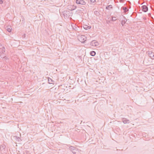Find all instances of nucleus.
I'll return each instance as SVG.
<instances>
[{
	"mask_svg": "<svg viewBox=\"0 0 154 154\" xmlns=\"http://www.w3.org/2000/svg\"><path fill=\"white\" fill-rule=\"evenodd\" d=\"M78 39L82 43H84L86 41L87 38L84 35H81L79 37Z\"/></svg>",
	"mask_w": 154,
	"mask_h": 154,
	"instance_id": "nucleus-1",
	"label": "nucleus"
},
{
	"mask_svg": "<svg viewBox=\"0 0 154 154\" xmlns=\"http://www.w3.org/2000/svg\"><path fill=\"white\" fill-rule=\"evenodd\" d=\"M76 3L77 4H80L82 5H85L86 3L84 0H76Z\"/></svg>",
	"mask_w": 154,
	"mask_h": 154,
	"instance_id": "nucleus-2",
	"label": "nucleus"
},
{
	"mask_svg": "<svg viewBox=\"0 0 154 154\" xmlns=\"http://www.w3.org/2000/svg\"><path fill=\"white\" fill-rule=\"evenodd\" d=\"M91 45L93 46H97L99 45V43L95 40H93L91 42Z\"/></svg>",
	"mask_w": 154,
	"mask_h": 154,
	"instance_id": "nucleus-3",
	"label": "nucleus"
},
{
	"mask_svg": "<svg viewBox=\"0 0 154 154\" xmlns=\"http://www.w3.org/2000/svg\"><path fill=\"white\" fill-rule=\"evenodd\" d=\"M142 10L144 12H146L148 10V7L145 5H143L141 7Z\"/></svg>",
	"mask_w": 154,
	"mask_h": 154,
	"instance_id": "nucleus-4",
	"label": "nucleus"
},
{
	"mask_svg": "<svg viewBox=\"0 0 154 154\" xmlns=\"http://www.w3.org/2000/svg\"><path fill=\"white\" fill-rule=\"evenodd\" d=\"M122 17L123 18L121 24L122 26H123L127 21V20L123 16H122Z\"/></svg>",
	"mask_w": 154,
	"mask_h": 154,
	"instance_id": "nucleus-5",
	"label": "nucleus"
},
{
	"mask_svg": "<svg viewBox=\"0 0 154 154\" xmlns=\"http://www.w3.org/2000/svg\"><path fill=\"white\" fill-rule=\"evenodd\" d=\"M122 120L124 124L128 123L129 122V120L125 118H122Z\"/></svg>",
	"mask_w": 154,
	"mask_h": 154,
	"instance_id": "nucleus-6",
	"label": "nucleus"
},
{
	"mask_svg": "<svg viewBox=\"0 0 154 154\" xmlns=\"http://www.w3.org/2000/svg\"><path fill=\"white\" fill-rule=\"evenodd\" d=\"M148 54L149 55V57L150 58H152V55H153V54H154V53H153L151 51H148Z\"/></svg>",
	"mask_w": 154,
	"mask_h": 154,
	"instance_id": "nucleus-7",
	"label": "nucleus"
},
{
	"mask_svg": "<svg viewBox=\"0 0 154 154\" xmlns=\"http://www.w3.org/2000/svg\"><path fill=\"white\" fill-rule=\"evenodd\" d=\"M83 27L84 29L86 30H87L89 29H90L91 28V26H88L85 25H84Z\"/></svg>",
	"mask_w": 154,
	"mask_h": 154,
	"instance_id": "nucleus-8",
	"label": "nucleus"
},
{
	"mask_svg": "<svg viewBox=\"0 0 154 154\" xmlns=\"http://www.w3.org/2000/svg\"><path fill=\"white\" fill-rule=\"evenodd\" d=\"M6 148V146L4 144H2L1 146L0 147V149L1 150H4Z\"/></svg>",
	"mask_w": 154,
	"mask_h": 154,
	"instance_id": "nucleus-9",
	"label": "nucleus"
},
{
	"mask_svg": "<svg viewBox=\"0 0 154 154\" xmlns=\"http://www.w3.org/2000/svg\"><path fill=\"white\" fill-rule=\"evenodd\" d=\"M122 8L124 11V12L126 13V12L128 11L129 10L126 7H122Z\"/></svg>",
	"mask_w": 154,
	"mask_h": 154,
	"instance_id": "nucleus-10",
	"label": "nucleus"
},
{
	"mask_svg": "<svg viewBox=\"0 0 154 154\" xmlns=\"http://www.w3.org/2000/svg\"><path fill=\"white\" fill-rule=\"evenodd\" d=\"M7 30L8 32H11L12 30V28L11 26H7Z\"/></svg>",
	"mask_w": 154,
	"mask_h": 154,
	"instance_id": "nucleus-11",
	"label": "nucleus"
},
{
	"mask_svg": "<svg viewBox=\"0 0 154 154\" xmlns=\"http://www.w3.org/2000/svg\"><path fill=\"white\" fill-rule=\"evenodd\" d=\"M90 54L91 56H94L96 54V52L94 51H92L90 52Z\"/></svg>",
	"mask_w": 154,
	"mask_h": 154,
	"instance_id": "nucleus-12",
	"label": "nucleus"
},
{
	"mask_svg": "<svg viewBox=\"0 0 154 154\" xmlns=\"http://www.w3.org/2000/svg\"><path fill=\"white\" fill-rule=\"evenodd\" d=\"M112 8V5H109L107 6L106 7V9L107 10H109V8Z\"/></svg>",
	"mask_w": 154,
	"mask_h": 154,
	"instance_id": "nucleus-13",
	"label": "nucleus"
},
{
	"mask_svg": "<svg viewBox=\"0 0 154 154\" xmlns=\"http://www.w3.org/2000/svg\"><path fill=\"white\" fill-rule=\"evenodd\" d=\"M69 148L70 149V150L72 152V151L73 150H74V149L76 148L74 146H70L69 147Z\"/></svg>",
	"mask_w": 154,
	"mask_h": 154,
	"instance_id": "nucleus-14",
	"label": "nucleus"
},
{
	"mask_svg": "<svg viewBox=\"0 0 154 154\" xmlns=\"http://www.w3.org/2000/svg\"><path fill=\"white\" fill-rule=\"evenodd\" d=\"M78 151L77 149L76 148L74 149V150H73L72 151V152L73 154H75L76 152H77Z\"/></svg>",
	"mask_w": 154,
	"mask_h": 154,
	"instance_id": "nucleus-15",
	"label": "nucleus"
},
{
	"mask_svg": "<svg viewBox=\"0 0 154 154\" xmlns=\"http://www.w3.org/2000/svg\"><path fill=\"white\" fill-rule=\"evenodd\" d=\"M127 4H128V7L129 8H131V6L129 5L131 4V2L129 1H127Z\"/></svg>",
	"mask_w": 154,
	"mask_h": 154,
	"instance_id": "nucleus-16",
	"label": "nucleus"
},
{
	"mask_svg": "<svg viewBox=\"0 0 154 154\" xmlns=\"http://www.w3.org/2000/svg\"><path fill=\"white\" fill-rule=\"evenodd\" d=\"M94 13L96 15H98L99 14V12L97 11H94Z\"/></svg>",
	"mask_w": 154,
	"mask_h": 154,
	"instance_id": "nucleus-17",
	"label": "nucleus"
},
{
	"mask_svg": "<svg viewBox=\"0 0 154 154\" xmlns=\"http://www.w3.org/2000/svg\"><path fill=\"white\" fill-rule=\"evenodd\" d=\"M116 17H112L111 20L112 21H114L116 20Z\"/></svg>",
	"mask_w": 154,
	"mask_h": 154,
	"instance_id": "nucleus-18",
	"label": "nucleus"
},
{
	"mask_svg": "<svg viewBox=\"0 0 154 154\" xmlns=\"http://www.w3.org/2000/svg\"><path fill=\"white\" fill-rule=\"evenodd\" d=\"M52 81H53L51 79H48V82L49 84H52L53 83L51 82Z\"/></svg>",
	"mask_w": 154,
	"mask_h": 154,
	"instance_id": "nucleus-19",
	"label": "nucleus"
},
{
	"mask_svg": "<svg viewBox=\"0 0 154 154\" xmlns=\"http://www.w3.org/2000/svg\"><path fill=\"white\" fill-rule=\"evenodd\" d=\"M2 53H4L5 52V48L4 47H2Z\"/></svg>",
	"mask_w": 154,
	"mask_h": 154,
	"instance_id": "nucleus-20",
	"label": "nucleus"
},
{
	"mask_svg": "<svg viewBox=\"0 0 154 154\" xmlns=\"http://www.w3.org/2000/svg\"><path fill=\"white\" fill-rule=\"evenodd\" d=\"M91 3H94L96 2L95 0H90Z\"/></svg>",
	"mask_w": 154,
	"mask_h": 154,
	"instance_id": "nucleus-21",
	"label": "nucleus"
},
{
	"mask_svg": "<svg viewBox=\"0 0 154 154\" xmlns=\"http://www.w3.org/2000/svg\"><path fill=\"white\" fill-rule=\"evenodd\" d=\"M16 137L17 138V139L18 140V141H19L20 140H21L20 138L19 137Z\"/></svg>",
	"mask_w": 154,
	"mask_h": 154,
	"instance_id": "nucleus-22",
	"label": "nucleus"
},
{
	"mask_svg": "<svg viewBox=\"0 0 154 154\" xmlns=\"http://www.w3.org/2000/svg\"><path fill=\"white\" fill-rule=\"evenodd\" d=\"M3 2L2 0H0V4H2Z\"/></svg>",
	"mask_w": 154,
	"mask_h": 154,
	"instance_id": "nucleus-23",
	"label": "nucleus"
},
{
	"mask_svg": "<svg viewBox=\"0 0 154 154\" xmlns=\"http://www.w3.org/2000/svg\"><path fill=\"white\" fill-rule=\"evenodd\" d=\"M67 12V11H64L63 12V15L64 16L65 15V14H66V13Z\"/></svg>",
	"mask_w": 154,
	"mask_h": 154,
	"instance_id": "nucleus-24",
	"label": "nucleus"
},
{
	"mask_svg": "<svg viewBox=\"0 0 154 154\" xmlns=\"http://www.w3.org/2000/svg\"><path fill=\"white\" fill-rule=\"evenodd\" d=\"M120 2L122 3L123 2V0H119Z\"/></svg>",
	"mask_w": 154,
	"mask_h": 154,
	"instance_id": "nucleus-25",
	"label": "nucleus"
},
{
	"mask_svg": "<svg viewBox=\"0 0 154 154\" xmlns=\"http://www.w3.org/2000/svg\"><path fill=\"white\" fill-rule=\"evenodd\" d=\"M153 57V59H154V53L153 55H152V57Z\"/></svg>",
	"mask_w": 154,
	"mask_h": 154,
	"instance_id": "nucleus-26",
	"label": "nucleus"
},
{
	"mask_svg": "<svg viewBox=\"0 0 154 154\" xmlns=\"http://www.w3.org/2000/svg\"><path fill=\"white\" fill-rule=\"evenodd\" d=\"M76 8V7H75V8H74L73 10L75 9Z\"/></svg>",
	"mask_w": 154,
	"mask_h": 154,
	"instance_id": "nucleus-27",
	"label": "nucleus"
}]
</instances>
